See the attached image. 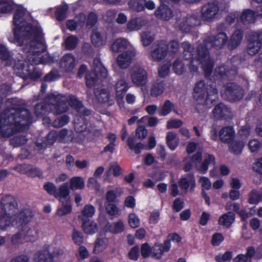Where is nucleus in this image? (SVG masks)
Masks as SVG:
<instances>
[{"instance_id":"obj_1","label":"nucleus","mask_w":262,"mask_h":262,"mask_svg":"<svg viewBox=\"0 0 262 262\" xmlns=\"http://www.w3.org/2000/svg\"><path fill=\"white\" fill-rule=\"evenodd\" d=\"M1 207L3 214L0 216V228L6 229L11 225L21 227V233L15 235L12 238V242L15 244L20 236L26 242H34L38 236L37 230L33 227H30L26 224L30 221L32 213L29 209H25L16 215L17 209L15 199L11 196H5L1 201Z\"/></svg>"},{"instance_id":"obj_2","label":"nucleus","mask_w":262,"mask_h":262,"mask_svg":"<svg viewBox=\"0 0 262 262\" xmlns=\"http://www.w3.org/2000/svg\"><path fill=\"white\" fill-rule=\"evenodd\" d=\"M32 122L29 111L23 107L11 108L3 112L0 117V134L9 137L25 130Z\"/></svg>"},{"instance_id":"obj_3","label":"nucleus","mask_w":262,"mask_h":262,"mask_svg":"<svg viewBox=\"0 0 262 262\" xmlns=\"http://www.w3.org/2000/svg\"><path fill=\"white\" fill-rule=\"evenodd\" d=\"M20 30L15 28L14 29V38L20 46L24 45L25 40L30 39L33 38L31 42L41 45L42 32L41 29L37 26L29 24L26 28L23 36L20 35Z\"/></svg>"},{"instance_id":"obj_4","label":"nucleus","mask_w":262,"mask_h":262,"mask_svg":"<svg viewBox=\"0 0 262 262\" xmlns=\"http://www.w3.org/2000/svg\"><path fill=\"white\" fill-rule=\"evenodd\" d=\"M202 159V155L200 152L195 154L191 159L186 158L185 160L184 169L186 171H189L193 167L202 173H205L208 169L209 165L215 164V158L213 155L205 154L204 161L200 166H199Z\"/></svg>"},{"instance_id":"obj_5","label":"nucleus","mask_w":262,"mask_h":262,"mask_svg":"<svg viewBox=\"0 0 262 262\" xmlns=\"http://www.w3.org/2000/svg\"><path fill=\"white\" fill-rule=\"evenodd\" d=\"M30 68V66L29 64L18 60L15 63L13 69L16 75L25 80L29 79L36 81L41 78L42 74L39 68L33 67L31 71Z\"/></svg>"},{"instance_id":"obj_6","label":"nucleus","mask_w":262,"mask_h":262,"mask_svg":"<svg viewBox=\"0 0 262 262\" xmlns=\"http://www.w3.org/2000/svg\"><path fill=\"white\" fill-rule=\"evenodd\" d=\"M196 60L201 64L205 77H209L212 73L214 61L210 58L208 48L203 44L197 46Z\"/></svg>"},{"instance_id":"obj_7","label":"nucleus","mask_w":262,"mask_h":262,"mask_svg":"<svg viewBox=\"0 0 262 262\" xmlns=\"http://www.w3.org/2000/svg\"><path fill=\"white\" fill-rule=\"evenodd\" d=\"M210 96L218 98V90L215 85H207L204 80H200L194 84L193 98H209Z\"/></svg>"},{"instance_id":"obj_8","label":"nucleus","mask_w":262,"mask_h":262,"mask_svg":"<svg viewBox=\"0 0 262 262\" xmlns=\"http://www.w3.org/2000/svg\"><path fill=\"white\" fill-rule=\"evenodd\" d=\"M247 52L251 56L256 54L262 45V29L252 32L247 37Z\"/></svg>"},{"instance_id":"obj_9","label":"nucleus","mask_w":262,"mask_h":262,"mask_svg":"<svg viewBox=\"0 0 262 262\" xmlns=\"http://www.w3.org/2000/svg\"><path fill=\"white\" fill-rule=\"evenodd\" d=\"M168 53V46L163 40H159L151 46V56L154 61H160Z\"/></svg>"},{"instance_id":"obj_10","label":"nucleus","mask_w":262,"mask_h":262,"mask_svg":"<svg viewBox=\"0 0 262 262\" xmlns=\"http://www.w3.org/2000/svg\"><path fill=\"white\" fill-rule=\"evenodd\" d=\"M228 36L225 32H220L215 36H208L203 42V46H209L216 50L221 49L227 42Z\"/></svg>"},{"instance_id":"obj_11","label":"nucleus","mask_w":262,"mask_h":262,"mask_svg":"<svg viewBox=\"0 0 262 262\" xmlns=\"http://www.w3.org/2000/svg\"><path fill=\"white\" fill-rule=\"evenodd\" d=\"M219 6L216 1L208 2L201 9V17L203 20L209 21L213 19L217 14Z\"/></svg>"},{"instance_id":"obj_12","label":"nucleus","mask_w":262,"mask_h":262,"mask_svg":"<svg viewBox=\"0 0 262 262\" xmlns=\"http://www.w3.org/2000/svg\"><path fill=\"white\" fill-rule=\"evenodd\" d=\"M131 78L134 83L138 86H142L147 82V75L146 71L141 67H134L131 74Z\"/></svg>"},{"instance_id":"obj_13","label":"nucleus","mask_w":262,"mask_h":262,"mask_svg":"<svg viewBox=\"0 0 262 262\" xmlns=\"http://www.w3.org/2000/svg\"><path fill=\"white\" fill-rule=\"evenodd\" d=\"M226 98H243V90L242 87L234 82H229L225 85Z\"/></svg>"},{"instance_id":"obj_14","label":"nucleus","mask_w":262,"mask_h":262,"mask_svg":"<svg viewBox=\"0 0 262 262\" xmlns=\"http://www.w3.org/2000/svg\"><path fill=\"white\" fill-rule=\"evenodd\" d=\"M76 62V58L72 53H67L61 58L60 67L66 72H71L75 68Z\"/></svg>"},{"instance_id":"obj_15","label":"nucleus","mask_w":262,"mask_h":262,"mask_svg":"<svg viewBox=\"0 0 262 262\" xmlns=\"http://www.w3.org/2000/svg\"><path fill=\"white\" fill-rule=\"evenodd\" d=\"M135 56V53L131 50L123 52L118 55L117 62L118 66L121 69L128 68L132 62L133 57Z\"/></svg>"},{"instance_id":"obj_16","label":"nucleus","mask_w":262,"mask_h":262,"mask_svg":"<svg viewBox=\"0 0 262 262\" xmlns=\"http://www.w3.org/2000/svg\"><path fill=\"white\" fill-rule=\"evenodd\" d=\"M129 88L128 83L123 79L119 80L116 84V98H135L133 95L128 94L126 95V92Z\"/></svg>"},{"instance_id":"obj_17","label":"nucleus","mask_w":262,"mask_h":262,"mask_svg":"<svg viewBox=\"0 0 262 262\" xmlns=\"http://www.w3.org/2000/svg\"><path fill=\"white\" fill-rule=\"evenodd\" d=\"M170 248L171 244L169 241H166L163 244L157 243L152 247V257L159 259L164 253L168 252Z\"/></svg>"},{"instance_id":"obj_18","label":"nucleus","mask_w":262,"mask_h":262,"mask_svg":"<svg viewBox=\"0 0 262 262\" xmlns=\"http://www.w3.org/2000/svg\"><path fill=\"white\" fill-rule=\"evenodd\" d=\"M213 114L214 117L216 119H227L232 116L230 109L222 103L214 107Z\"/></svg>"},{"instance_id":"obj_19","label":"nucleus","mask_w":262,"mask_h":262,"mask_svg":"<svg viewBox=\"0 0 262 262\" xmlns=\"http://www.w3.org/2000/svg\"><path fill=\"white\" fill-rule=\"evenodd\" d=\"M155 15L158 19L168 20L172 17L173 12L168 6L162 3L155 11Z\"/></svg>"},{"instance_id":"obj_20","label":"nucleus","mask_w":262,"mask_h":262,"mask_svg":"<svg viewBox=\"0 0 262 262\" xmlns=\"http://www.w3.org/2000/svg\"><path fill=\"white\" fill-rule=\"evenodd\" d=\"M112 171L114 177H119L122 173L121 168L117 163H111L110 164L108 169L105 171L103 176V179L104 181L107 182H111L112 181V178L111 176Z\"/></svg>"},{"instance_id":"obj_21","label":"nucleus","mask_w":262,"mask_h":262,"mask_svg":"<svg viewBox=\"0 0 262 262\" xmlns=\"http://www.w3.org/2000/svg\"><path fill=\"white\" fill-rule=\"evenodd\" d=\"M201 24V20L199 16L196 14H188L186 17L185 21L181 23L180 28L183 30V27L186 26L184 30L187 31L190 30V28L199 26Z\"/></svg>"},{"instance_id":"obj_22","label":"nucleus","mask_w":262,"mask_h":262,"mask_svg":"<svg viewBox=\"0 0 262 262\" xmlns=\"http://www.w3.org/2000/svg\"><path fill=\"white\" fill-rule=\"evenodd\" d=\"M125 229L123 222L118 220L111 224H107L103 228L102 231L104 232H110L113 234H118L122 232Z\"/></svg>"},{"instance_id":"obj_23","label":"nucleus","mask_w":262,"mask_h":262,"mask_svg":"<svg viewBox=\"0 0 262 262\" xmlns=\"http://www.w3.org/2000/svg\"><path fill=\"white\" fill-rule=\"evenodd\" d=\"M179 186L181 189L187 192L188 189L190 190L194 189L195 186V180L193 175L188 174L182 177L179 181Z\"/></svg>"},{"instance_id":"obj_24","label":"nucleus","mask_w":262,"mask_h":262,"mask_svg":"<svg viewBox=\"0 0 262 262\" xmlns=\"http://www.w3.org/2000/svg\"><path fill=\"white\" fill-rule=\"evenodd\" d=\"M63 253V251L61 249H57L53 252V255L47 251L38 253L35 257L37 262H52L53 256H58Z\"/></svg>"},{"instance_id":"obj_25","label":"nucleus","mask_w":262,"mask_h":262,"mask_svg":"<svg viewBox=\"0 0 262 262\" xmlns=\"http://www.w3.org/2000/svg\"><path fill=\"white\" fill-rule=\"evenodd\" d=\"M235 136V132L231 126H226L222 128L219 134L221 140L223 142L229 143Z\"/></svg>"},{"instance_id":"obj_26","label":"nucleus","mask_w":262,"mask_h":262,"mask_svg":"<svg viewBox=\"0 0 262 262\" xmlns=\"http://www.w3.org/2000/svg\"><path fill=\"white\" fill-rule=\"evenodd\" d=\"M244 33L241 29L236 30L232 35L228 43V47L230 50L236 48L241 42Z\"/></svg>"},{"instance_id":"obj_27","label":"nucleus","mask_w":262,"mask_h":262,"mask_svg":"<svg viewBox=\"0 0 262 262\" xmlns=\"http://www.w3.org/2000/svg\"><path fill=\"white\" fill-rule=\"evenodd\" d=\"M256 11L251 9H246L240 15V20L244 25L254 23L257 18Z\"/></svg>"},{"instance_id":"obj_28","label":"nucleus","mask_w":262,"mask_h":262,"mask_svg":"<svg viewBox=\"0 0 262 262\" xmlns=\"http://www.w3.org/2000/svg\"><path fill=\"white\" fill-rule=\"evenodd\" d=\"M111 188L112 186L108 187V188L110 189L107 190L105 194L106 203L115 202L117 198L121 196L123 193V189L120 187H116L115 190L111 189Z\"/></svg>"},{"instance_id":"obj_29","label":"nucleus","mask_w":262,"mask_h":262,"mask_svg":"<svg viewBox=\"0 0 262 262\" xmlns=\"http://www.w3.org/2000/svg\"><path fill=\"white\" fill-rule=\"evenodd\" d=\"M127 40L124 38H117L112 44L111 50L115 53L123 52L128 46Z\"/></svg>"},{"instance_id":"obj_30","label":"nucleus","mask_w":262,"mask_h":262,"mask_svg":"<svg viewBox=\"0 0 262 262\" xmlns=\"http://www.w3.org/2000/svg\"><path fill=\"white\" fill-rule=\"evenodd\" d=\"M245 146V142L243 140H232L229 143V149L231 152L235 155H240Z\"/></svg>"},{"instance_id":"obj_31","label":"nucleus","mask_w":262,"mask_h":262,"mask_svg":"<svg viewBox=\"0 0 262 262\" xmlns=\"http://www.w3.org/2000/svg\"><path fill=\"white\" fill-rule=\"evenodd\" d=\"M82 221L83 222L82 228L85 233L93 234L97 231V225L94 221L91 220H84Z\"/></svg>"},{"instance_id":"obj_32","label":"nucleus","mask_w":262,"mask_h":262,"mask_svg":"<svg viewBox=\"0 0 262 262\" xmlns=\"http://www.w3.org/2000/svg\"><path fill=\"white\" fill-rule=\"evenodd\" d=\"M166 140L167 146L171 150H175L179 145V139L174 132H168L166 137Z\"/></svg>"},{"instance_id":"obj_33","label":"nucleus","mask_w":262,"mask_h":262,"mask_svg":"<svg viewBox=\"0 0 262 262\" xmlns=\"http://www.w3.org/2000/svg\"><path fill=\"white\" fill-rule=\"evenodd\" d=\"M20 169L19 170L22 173H26L28 176L34 177H40L42 176V172L41 170L36 167H33L31 166L27 165H23L19 166Z\"/></svg>"},{"instance_id":"obj_34","label":"nucleus","mask_w":262,"mask_h":262,"mask_svg":"<svg viewBox=\"0 0 262 262\" xmlns=\"http://www.w3.org/2000/svg\"><path fill=\"white\" fill-rule=\"evenodd\" d=\"M235 219L234 214L231 212H228L221 215L219 219V224L226 227H229L233 223Z\"/></svg>"},{"instance_id":"obj_35","label":"nucleus","mask_w":262,"mask_h":262,"mask_svg":"<svg viewBox=\"0 0 262 262\" xmlns=\"http://www.w3.org/2000/svg\"><path fill=\"white\" fill-rule=\"evenodd\" d=\"M70 193V189L67 183L62 184L59 188L58 190L56 191L55 197L59 200L60 202L63 201H67V199H70L69 195Z\"/></svg>"},{"instance_id":"obj_36","label":"nucleus","mask_w":262,"mask_h":262,"mask_svg":"<svg viewBox=\"0 0 262 262\" xmlns=\"http://www.w3.org/2000/svg\"><path fill=\"white\" fill-rule=\"evenodd\" d=\"M108 244V239L105 237H98L95 242V245L94 251L96 253H98L104 251L107 247Z\"/></svg>"},{"instance_id":"obj_37","label":"nucleus","mask_w":262,"mask_h":262,"mask_svg":"<svg viewBox=\"0 0 262 262\" xmlns=\"http://www.w3.org/2000/svg\"><path fill=\"white\" fill-rule=\"evenodd\" d=\"M61 206L59 207L57 210L56 214L61 216L69 214L72 211L71 202L70 199L67 201H63Z\"/></svg>"},{"instance_id":"obj_38","label":"nucleus","mask_w":262,"mask_h":262,"mask_svg":"<svg viewBox=\"0 0 262 262\" xmlns=\"http://www.w3.org/2000/svg\"><path fill=\"white\" fill-rule=\"evenodd\" d=\"M165 83L164 81L155 82L150 90V95L157 97L162 94L165 89Z\"/></svg>"},{"instance_id":"obj_39","label":"nucleus","mask_w":262,"mask_h":262,"mask_svg":"<svg viewBox=\"0 0 262 262\" xmlns=\"http://www.w3.org/2000/svg\"><path fill=\"white\" fill-rule=\"evenodd\" d=\"M78 37L73 35L68 36L64 41V45L66 49L68 50H73L77 46L78 43Z\"/></svg>"},{"instance_id":"obj_40","label":"nucleus","mask_w":262,"mask_h":262,"mask_svg":"<svg viewBox=\"0 0 262 262\" xmlns=\"http://www.w3.org/2000/svg\"><path fill=\"white\" fill-rule=\"evenodd\" d=\"M68 10L67 4L60 5L56 8L55 11V16L58 21H62L66 17L67 12Z\"/></svg>"},{"instance_id":"obj_41","label":"nucleus","mask_w":262,"mask_h":262,"mask_svg":"<svg viewBox=\"0 0 262 262\" xmlns=\"http://www.w3.org/2000/svg\"><path fill=\"white\" fill-rule=\"evenodd\" d=\"M69 103L73 108L77 110L80 114L83 115H88L90 114V111L83 106L78 99H70Z\"/></svg>"},{"instance_id":"obj_42","label":"nucleus","mask_w":262,"mask_h":262,"mask_svg":"<svg viewBox=\"0 0 262 262\" xmlns=\"http://www.w3.org/2000/svg\"><path fill=\"white\" fill-rule=\"evenodd\" d=\"M146 0H129L128 2V7L136 11L141 12L144 11V5Z\"/></svg>"},{"instance_id":"obj_43","label":"nucleus","mask_w":262,"mask_h":262,"mask_svg":"<svg viewBox=\"0 0 262 262\" xmlns=\"http://www.w3.org/2000/svg\"><path fill=\"white\" fill-rule=\"evenodd\" d=\"M98 74L94 70L90 72L86 75V85L87 87L91 88L97 83L98 79Z\"/></svg>"},{"instance_id":"obj_44","label":"nucleus","mask_w":262,"mask_h":262,"mask_svg":"<svg viewBox=\"0 0 262 262\" xmlns=\"http://www.w3.org/2000/svg\"><path fill=\"white\" fill-rule=\"evenodd\" d=\"M143 21L140 17H136L130 20L127 25V27L130 30H138L143 26Z\"/></svg>"},{"instance_id":"obj_45","label":"nucleus","mask_w":262,"mask_h":262,"mask_svg":"<svg viewBox=\"0 0 262 262\" xmlns=\"http://www.w3.org/2000/svg\"><path fill=\"white\" fill-rule=\"evenodd\" d=\"M25 12L22 9H16L13 15V24L15 26V28L18 30L21 29V26L19 24L20 19L25 16Z\"/></svg>"},{"instance_id":"obj_46","label":"nucleus","mask_w":262,"mask_h":262,"mask_svg":"<svg viewBox=\"0 0 262 262\" xmlns=\"http://www.w3.org/2000/svg\"><path fill=\"white\" fill-rule=\"evenodd\" d=\"M95 68L94 71L98 74V77H100L101 78L105 79L107 77V70L102 64L101 62L99 60L97 61V62H94Z\"/></svg>"},{"instance_id":"obj_47","label":"nucleus","mask_w":262,"mask_h":262,"mask_svg":"<svg viewBox=\"0 0 262 262\" xmlns=\"http://www.w3.org/2000/svg\"><path fill=\"white\" fill-rule=\"evenodd\" d=\"M84 181L81 177H75L70 180V188L72 190L81 189L84 188Z\"/></svg>"},{"instance_id":"obj_48","label":"nucleus","mask_w":262,"mask_h":262,"mask_svg":"<svg viewBox=\"0 0 262 262\" xmlns=\"http://www.w3.org/2000/svg\"><path fill=\"white\" fill-rule=\"evenodd\" d=\"M81 213L82 214L79 216V219L84 220L86 217H92L95 213V209L93 206L87 205L83 208Z\"/></svg>"},{"instance_id":"obj_49","label":"nucleus","mask_w":262,"mask_h":262,"mask_svg":"<svg viewBox=\"0 0 262 262\" xmlns=\"http://www.w3.org/2000/svg\"><path fill=\"white\" fill-rule=\"evenodd\" d=\"M128 223L132 228H138L140 225L139 216L134 212L129 213L128 215Z\"/></svg>"},{"instance_id":"obj_50","label":"nucleus","mask_w":262,"mask_h":262,"mask_svg":"<svg viewBox=\"0 0 262 262\" xmlns=\"http://www.w3.org/2000/svg\"><path fill=\"white\" fill-rule=\"evenodd\" d=\"M12 94V88L11 84L7 83L0 84V98H6Z\"/></svg>"},{"instance_id":"obj_51","label":"nucleus","mask_w":262,"mask_h":262,"mask_svg":"<svg viewBox=\"0 0 262 262\" xmlns=\"http://www.w3.org/2000/svg\"><path fill=\"white\" fill-rule=\"evenodd\" d=\"M96 98H110V92L107 88L100 86L94 90Z\"/></svg>"},{"instance_id":"obj_52","label":"nucleus","mask_w":262,"mask_h":262,"mask_svg":"<svg viewBox=\"0 0 262 262\" xmlns=\"http://www.w3.org/2000/svg\"><path fill=\"white\" fill-rule=\"evenodd\" d=\"M262 200V190H253L250 194L248 202L251 204H257Z\"/></svg>"},{"instance_id":"obj_53","label":"nucleus","mask_w":262,"mask_h":262,"mask_svg":"<svg viewBox=\"0 0 262 262\" xmlns=\"http://www.w3.org/2000/svg\"><path fill=\"white\" fill-rule=\"evenodd\" d=\"M13 9V4L11 2L7 1H0V13H7Z\"/></svg>"},{"instance_id":"obj_54","label":"nucleus","mask_w":262,"mask_h":262,"mask_svg":"<svg viewBox=\"0 0 262 262\" xmlns=\"http://www.w3.org/2000/svg\"><path fill=\"white\" fill-rule=\"evenodd\" d=\"M91 38L92 43L96 47H99L103 44V37L99 32H93Z\"/></svg>"},{"instance_id":"obj_55","label":"nucleus","mask_w":262,"mask_h":262,"mask_svg":"<svg viewBox=\"0 0 262 262\" xmlns=\"http://www.w3.org/2000/svg\"><path fill=\"white\" fill-rule=\"evenodd\" d=\"M172 69L177 74L181 75L185 70L184 64L180 59L177 58L173 62Z\"/></svg>"},{"instance_id":"obj_56","label":"nucleus","mask_w":262,"mask_h":262,"mask_svg":"<svg viewBox=\"0 0 262 262\" xmlns=\"http://www.w3.org/2000/svg\"><path fill=\"white\" fill-rule=\"evenodd\" d=\"M127 144L129 148L135 151V153L138 154L141 152L144 145L141 143H138L134 145V139L133 138L129 137L127 140Z\"/></svg>"},{"instance_id":"obj_57","label":"nucleus","mask_w":262,"mask_h":262,"mask_svg":"<svg viewBox=\"0 0 262 262\" xmlns=\"http://www.w3.org/2000/svg\"><path fill=\"white\" fill-rule=\"evenodd\" d=\"M154 40V37L150 32H144L141 34V40L142 45L146 47L150 45Z\"/></svg>"},{"instance_id":"obj_58","label":"nucleus","mask_w":262,"mask_h":262,"mask_svg":"<svg viewBox=\"0 0 262 262\" xmlns=\"http://www.w3.org/2000/svg\"><path fill=\"white\" fill-rule=\"evenodd\" d=\"M248 148L250 151L253 154H256L261 147L260 142L257 139L250 140L248 142Z\"/></svg>"},{"instance_id":"obj_59","label":"nucleus","mask_w":262,"mask_h":262,"mask_svg":"<svg viewBox=\"0 0 262 262\" xmlns=\"http://www.w3.org/2000/svg\"><path fill=\"white\" fill-rule=\"evenodd\" d=\"M97 21L98 16L96 13L94 12H90L88 16L86 27L89 29H91L96 25Z\"/></svg>"},{"instance_id":"obj_60","label":"nucleus","mask_w":262,"mask_h":262,"mask_svg":"<svg viewBox=\"0 0 262 262\" xmlns=\"http://www.w3.org/2000/svg\"><path fill=\"white\" fill-rule=\"evenodd\" d=\"M141 254L144 258L148 257L150 256H152V247L149 244L144 243L141 246Z\"/></svg>"},{"instance_id":"obj_61","label":"nucleus","mask_w":262,"mask_h":262,"mask_svg":"<svg viewBox=\"0 0 262 262\" xmlns=\"http://www.w3.org/2000/svg\"><path fill=\"white\" fill-rule=\"evenodd\" d=\"M72 238L74 243L77 245H80L83 242L82 234L75 229L73 231Z\"/></svg>"},{"instance_id":"obj_62","label":"nucleus","mask_w":262,"mask_h":262,"mask_svg":"<svg viewBox=\"0 0 262 262\" xmlns=\"http://www.w3.org/2000/svg\"><path fill=\"white\" fill-rule=\"evenodd\" d=\"M11 58L10 52L5 46L0 44V59L4 61L9 60Z\"/></svg>"},{"instance_id":"obj_63","label":"nucleus","mask_w":262,"mask_h":262,"mask_svg":"<svg viewBox=\"0 0 262 262\" xmlns=\"http://www.w3.org/2000/svg\"><path fill=\"white\" fill-rule=\"evenodd\" d=\"M105 210L106 212L110 215H116L118 214L119 210L115 204L112 203H106L105 204Z\"/></svg>"},{"instance_id":"obj_64","label":"nucleus","mask_w":262,"mask_h":262,"mask_svg":"<svg viewBox=\"0 0 262 262\" xmlns=\"http://www.w3.org/2000/svg\"><path fill=\"white\" fill-rule=\"evenodd\" d=\"M232 256V252L227 251L224 254H220L215 256V259L217 262H226L230 260Z\"/></svg>"}]
</instances>
